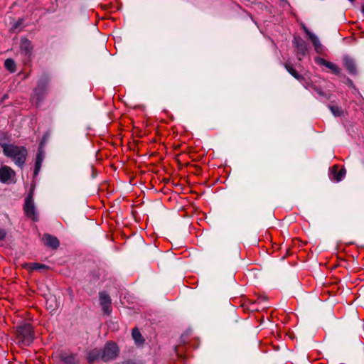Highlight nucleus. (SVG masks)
I'll return each mask as SVG.
<instances>
[{"label":"nucleus","mask_w":364,"mask_h":364,"mask_svg":"<svg viewBox=\"0 0 364 364\" xmlns=\"http://www.w3.org/2000/svg\"><path fill=\"white\" fill-rule=\"evenodd\" d=\"M4 154L12 159L14 164L22 167L26 160L27 149L24 146H16L13 144L0 143Z\"/></svg>","instance_id":"nucleus-1"},{"label":"nucleus","mask_w":364,"mask_h":364,"mask_svg":"<svg viewBox=\"0 0 364 364\" xmlns=\"http://www.w3.org/2000/svg\"><path fill=\"white\" fill-rule=\"evenodd\" d=\"M16 338L23 346H29L34 339V333L30 323H23L17 326Z\"/></svg>","instance_id":"nucleus-2"},{"label":"nucleus","mask_w":364,"mask_h":364,"mask_svg":"<svg viewBox=\"0 0 364 364\" xmlns=\"http://www.w3.org/2000/svg\"><path fill=\"white\" fill-rule=\"evenodd\" d=\"M101 352V360L103 361H109L117 358L119 353V348L116 343L108 342Z\"/></svg>","instance_id":"nucleus-3"},{"label":"nucleus","mask_w":364,"mask_h":364,"mask_svg":"<svg viewBox=\"0 0 364 364\" xmlns=\"http://www.w3.org/2000/svg\"><path fill=\"white\" fill-rule=\"evenodd\" d=\"M48 78L43 77L39 80L37 87L34 90L33 97L36 99V104H40L47 93V87L48 84Z\"/></svg>","instance_id":"nucleus-4"},{"label":"nucleus","mask_w":364,"mask_h":364,"mask_svg":"<svg viewBox=\"0 0 364 364\" xmlns=\"http://www.w3.org/2000/svg\"><path fill=\"white\" fill-rule=\"evenodd\" d=\"M23 210L27 217L34 221L38 220V214L36 211L32 193H29L25 200Z\"/></svg>","instance_id":"nucleus-5"},{"label":"nucleus","mask_w":364,"mask_h":364,"mask_svg":"<svg viewBox=\"0 0 364 364\" xmlns=\"http://www.w3.org/2000/svg\"><path fill=\"white\" fill-rule=\"evenodd\" d=\"M15 171L8 166H3L0 168V182L3 183H9L14 181L15 178Z\"/></svg>","instance_id":"nucleus-6"},{"label":"nucleus","mask_w":364,"mask_h":364,"mask_svg":"<svg viewBox=\"0 0 364 364\" xmlns=\"http://www.w3.org/2000/svg\"><path fill=\"white\" fill-rule=\"evenodd\" d=\"M100 296V304L102 306V311L106 314H109L112 311L110 304H111V299L109 295L105 292H100L99 294Z\"/></svg>","instance_id":"nucleus-7"},{"label":"nucleus","mask_w":364,"mask_h":364,"mask_svg":"<svg viewBox=\"0 0 364 364\" xmlns=\"http://www.w3.org/2000/svg\"><path fill=\"white\" fill-rule=\"evenodd\" d=\"M315 62L318 64V65H323L326 68H328V69H330L334 74L338 75L340 74V72H341V70L340 68H338V66L331 62H328L327 60H326L325 59L322 58H320V57H316L315 58Z\"/></svg>","instance_id":"nucleus-8"},{"label":"nucleus","mask_w":364,"mask_h":364,"mask_svg":"<svg viewBox=\"0 0 364 364\" xmlns=\"http://www.w3.org/2000/svg\"><path fill=\"white\" fill-rule=\"evenodd\" d=\"M346 173L345 168L339 169L337 166H333L331 171L330 177L332 180L339 182L343 178Z\"/></svg>","instance_id":"nucleus-9"},{"label":"nucleus","mask_w":364,"mask_h":364,"mask_svg":"<svg viewBox=\"0 0 364 364\" xmlns=\"http://www.w3.org/2000/svg\"><path fill=\"white\" fill-rule=\"evenodd\" d=\"M43 241L46 246L53 249L58 248L60 245L58 238L50 234H45L43 237Z\"/></svg>","instance_id":"nucleus-10"},{"label":"nucleus","mask_w":364,"mask_h":364,"mask_svg":"<svg viewBox=\"0 0 364 364\" xmlns=\"http://www.w3.org/2000/svg\"><path fill=\"white\" fill-rule=\"evenodd\" d=\"M304 31L306 33V35L309 36V39L312 42L315 50L317 53H319L321 51L322 46L320 43V41L318 38L313 33H311L306 27L304 26Z\"/></svg>","instance_id":"nucleus-11"},{"label":"nucleus","mask_w":364,"mask_h":364,"mask_svg":"<svg viewBox=\"0 0 364 364\" xmlns=\"http://www.w3.org/2000/svg\"><path fill=\"white\" fill-rule=\"evenodd\" d=\"M60 359L65 364H78L80 363L77 355L73 353L61 354Z\"/></svg>","instance_id":"nucleus-12"},{"label":"nucleus","mask_w":364,"mask_h":364,"mask_svg":"<svg viewBox=\"0 0 364 364\" xmlns=\"http://www.w3.org/2000/svg\"><path fill=\"white\" fill-rule=\"evenodd\" d=\"M294 44L296 47L299 54L304 55L307 51L305 42L299 37H295L293 41Z\"/></svg>","instance_id":"nucleus-13"},{"label":"nucleus","mask_w":364,"mask_h":364,"mask_svg":"<svg viewBox=\"0 0 364 364\" xmlns=\"http://www.w3.org/2000/svg\"><path fill=\"white\" fill-rule=\"evenodd\" d=\"M343 64L346 68L348 70V72L351 74L356 73V66L354 60L348 56H346L343 58Z\"/></svg>","instance_id":"nucleus-14"},{"label":"nucleus","mask_w":364,"mask_h":364,"mask_svg":"<svg viewBox=\"0 0 364 364\" xmlns=\"http://www.w3.org/2000/svg\"><path fill=\"white\" fill-rule=\"evenodd\" d=\"M43 159H44L43 151L41 150H38L37 155H36V162H35V168H34V176H36L38 175V172L40 171Z\"/></svg>","instance_id":"nucleus-15"},{"label":"nucleus","mask_w":364,"mask_h":364,"mask_svg":"<svg viewBox=\"0 0 364 364\" xmlns=\"http://www.w3.org/2000/svg\"><path fill=\"white\" fill-rule=\"evenodd\" d=\"M101 355H102L101 350L93 349L92 350L89 352L87 359L88 363H91L95 361L101 360Z\"/></svg>","instance_id":"nucleus-16"},{"label":"nucleus","mask_w":364,"mask_h":364,"mask_svg":"<svg viewBox=\"0 0 364 364\" xmlns=\"http://www.w3.org/2000/svg\"><path fill=\"white\" fill-rule=\"evenodd\" d=\"M20 48L26 55H30L32 50L31 42L26 38H21Z\"/></svg>","instance_id":"nucleus-17"},{"label":"nucleus","mask_w":364,"mask_h":364,"mask_svg":"<svg viewBox=\"0 0 364 364\" xmlns=\"http://www.w3.org/2000/svg\"><path fill=\"white\" fill-rule=\"evenodd\" d=\"M132 338L135 341L136 343H142L144 342V339L142 338V336L139 331L138 328H135L132 330Z\"/></svg>","instance_id":"nucleus-18"},{"label":"nucleus","mask_w":364,"mask_h":364,"mask_svg":"<svg viewBox=\"0 0 364 364\" xmlns=\"http://www.w3.org/2000/svg\"><path fill=\"white\" fill-rule=\"evenodd\" d=\"M26 266H27L31 270H43L48 269V267L46 265L36 262L26 264Z\"/></svg>","instance_id":"nucleus-19"},{"label":"nucleus","mask_w":364,"mask_h":364,"mask_svg":"<svg viewBox=\"0 0 364 364\" xmlns=\"http://www.w3.org/2000/svg\"><path fill=\"white\" fill-rule=\"evenodd\" d=\"M285 68L296 79L301 80L303 79L302 76L300 75L295 69H294L290 65L286 64Z\"/></svg>","instance_id":"nucleus-20"},{"label":"nucleus","mask_w":364,"mask_h":364,"mask_svg":"<svg viewBox=\"0 0 364 364\" xmlns=\"http://www.w3.org/2000/svg\"><path fill=\"white\" fill-rule=\"evenodd\" d=\"M4 65L7 70L12 73L16 70V63L14 60L11 58L6 59L5 60Z\"/></svg>","instance_id":"nucleus-21"},{"label":"nucleus","mask_w":364,"mask_h":364,"mask_svg":"<svg viewBox=\"0 0 364 364\" xmlns=\"http://www.w3.org/2000/svg\"><path fill=\"white\" fill-rule=\"evenodd\" d=\"M329 109L331 111L332 114L335 116V117H339L342 114L343 112H342V109H341V107H338V106H333V105H331L329 106Z\"/></svg>","instance_id":"nucleus-22"},{"label":"nucleus","mask_w":364,"mask_h":364,"mask_svg":"<svg viewBox=\"0 0 364 364\" xmlns=\"http://www.w3.org/2000/svg\"><path fill=\"white\" fill-rule=\"evenodd\" d=\"M6 231L4 229L0 228V240H3L6 237Z\"/></svg>","instance_id":"nucleus-23"},{"label":"nucleus","mask_w":364,"mask_h":364,"mask_svg":"<svg viewBox=\"0 0 364 364\" xmlns=\"http://www.w3.org/2000/svg\"><path fill=\"white\" fill-rule=\"evenodd\" d=\"M314 90L319 95L323 96V97L326 96L325 93L323 91H321L320 89L314 88Z\"/></svg>","instance_id":"nucleus-24"},{"label":"nucleus","mask_w":364,"mask_h":364,"mask_svg":"<svg viewBox=\"0 0 364 364\" xmlns=\"http://www.w3.org/2000/svg\"><path fill=\"white\" fill-rule=\"evenodd\" d=\"M21 23H22L21 21L19 20L13 26V27L14 28H17Z\"/></svg>","instance_id":"nucleus-25"},{"label":"nucleus","mask_w":364,"mask_h":364,"mask_svg":"<svg viewBox=\"0 0 364 364\" xmlns=\"http://www.w3.org/2000/svg\"><path fill=\"white\" fill-rule=\"evenodd\" d=\"M350 2H353L355 0H348Z\"/></svg>","instance_id":"nucleus-26"}]
</instances>
